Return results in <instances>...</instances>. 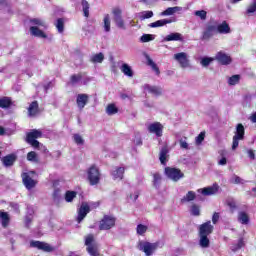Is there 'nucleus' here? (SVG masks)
Returning a JSON list of instances; mask_svg holds the SVG:
<instances>
[{"label": "nucleus", "mask_w": 256, "mask_h": 256, "mask_svg": "<svg viewBox=\"0 0 256 256\" xmlns=\"http://www.w3.org/2000/svg\"><path fill=\"white\" fill-rule=\"evenodd\" d=\"M85 245L86 251L91 256H99V244L95 242V236L93 234H89L85 236Z\"/></svg>", "instance_id": "obj_1"}, {"label": "nucleus", "mask_w": 256, "mask_h": 256, "mask_svg": "<svg viewBox=\"0 0 256 256\" xmlns=\"http://www.w3.org/2000/svg\"><path fill=\"white\" fill-rule=\"evenodd\" d=\"M243 139H245V126L243 124H237L233 136L232 151H235L239 147V141H243Z\"/></svg>", "instance_id": "obj_2"}, {"label": "nucleus", "mask_w": 256, "mask_h": 256, "mask_svg": "<svg viewBox=\"0 0 256 256\" xmlns=\"http://www.w3.org/2000/svg\"><path fill=\"white\" fill-rule=\"evenodd\" d=\"M157 247H159V244L157 243H151L147 241H140L138 243V249L139 251H143L146 256H151L157 251Z\"/></svg>", "instance_id": "obj_3"}, {"label": "nucleus", "mask_w": 256, "mask_h": 256, "mask_svg": "<svg viewBox=\"0 0 256 256\" xmlns=\"http://www.w3.org/2000/svg\"><path fill=\"white\" fill-rule=\"evenodd\" d=\"M113 21L118 29L126 30L125 20H123V10L120 8H114L112 10Z\"/></svg>", "instance_id": "obj_4"}, {"label": "nucleus", "mask_w": 256, "mask_h": 256, "mask_svg": "<svg viewBox=\"0 0 256 256\" xmlns=\"http://www.w3.org/2000/svg\"><path fill=\"white\" fill-rule=\"evenodd\" d=\"M165 174L168 179H171V181H174L175 183L185 177V174H183V172H181V170L178 168L166 167Z\"/></svg>", "instance_id": "obj_5"}, {"label": "nucleus", "mask_w": 256, "mask_h": 256, "mask_svg": "<svg viewBox=\"0 0 256 256\" xmlns=\"http://www.w3.org/2000/svg\"><path fill=\"white\" fill-rule=\"evenodd\" d=\"M40 137H43V132H41L40 130H33L32 132L27 134L26 141L27 143L32 145V147L37 149L41 145V143L37 141V139H40Z\"/></svg>", "instance_id": "obj_6"}, {"label": "nucleus", "mask_w": 256, "mask_h": 256, "mask_svg": "<svg viewBox=\"0 0 256 256\" xmlns=\"http://www.w3.org/2000/svg\"><path fill=\"white\" fill-rule=\"evenodd\" d=\"M88 181L90 185H97L101 181V172L96 166H92L88 169Z\"/></svg>", "instance_id": "obj_7"}, {"label": "nucleus", "mask_w": 256, "mask_h": 256, "mask_svg": "<svg viewBox=\"0 0 256 256\" xmlns=\"http://www.w3.org/2000/svg\"><path fill=\"white\" fill-rule=\"evenodd\" d=\"M115 221H116L115 217L105 215L99 224L100 231H109V229H113V226L115 225Z\"/></svg>", "instance_id": "obj_8"}, {"label": "nucleus", "mask_w": 256, "mask_h": 256, "mask_svg": "<svg viewBox=\"0 0 256 256\" xmlns=\"http://www.w3.org/2000/svg\"><path fill=\"white\" fill-rule=\"evenodd\" d=\"M215 33H217V22L207 24L202 34V41H209V39L213 37Z\"/></svg>", "instance_id": "obj_9"}, {"label": "nucleus", "mask_w": 256, "mask_h": 256, "mask_svg": "<svg viewBox=\"0 0 256 256\" xmlns=\"http://www.w3.org/2000/svg\"><path fill=\"white\" fill-rule=\"evenodd\" d=\"M174 59L179 63L182 69H187L188 67L191 66L189 63V55H187V53L185 52L174 54Z\"/></svg>", "instance_id": "obj_10"}, {"label": "nucleus", "mask_w": 256, "mask_h": 256, "mask_svg": "<svg viewBox=\"0 0 256 256\" xmlns=\"http://www.w3.org/2000/svg\"><path fill=\"white\" fill-rule=\"evenodd\" d=\"M30 247L33 249H39V251H44L45 253H51V251H53V247H51V245L37 240L30 241Z\"/></svg>", "instance_id": "obj_11"}, {"label": "nucleus", "mask_w": 256, "mask_h": 256, "mask_svg": "<svg viewBox=\"0 0 256 256\" xmlns=\"http://www.w3.org/2000/svg\"><path fill=\"white\" fill-rule=\"evenodd\" d=\"M147 130L156 135V137H163V124H161V122L149 124Z\"/></svg>", "instance_id": "obj_12"}, {"label": "nucleus", "mask_w": 256, "mask_h": 256, "mask_svg": "<svg viewBox=\"0 0 256 256\" xmlns=\"http://www.w3.org/2000/svg\"><path fill=\"white\" fill-rule=\"evenodd\" d=\"M91 211V208L89 207V204L87 202H82L80 208L78 209V216L77 221L78 223H81L85 217H87V214Z\"/></svg>", "instance_id": "obj_13"}, {"label": "nucleus", "mask_w": 256, "mask_h": 256, "mask_svg": "<svg viewBox=\"0 0 256 256\" xmlns=\"http://www.w3.org/2000/svg\"><path fill=\"white\" fill-rule=\"evenodd\" d=\"M22 181H23L26 189H28V191H31V189H33L35 187V185H37V181H35L33 178H31L29 173L22 174Z\"/></svg>", "instance_id": "obj_14"}, {"label": "nucleus", "mask_w": 256, "mask_h": 256, "mask_svg": "<svg viewBox=\"0 0 256 256\" xmlns=\"http://www.w3.org/2000/svg\"><path fill=\"white\" fill-rule=\"evenodd\" d=\"M171 23H175V18H164L150 23L148 27H151V29H156L157 27H165V25H169Z\"/></svg>", "instance_id": "obj_15"}, {"label": "nucleus", "mask_w": 256, "mask_h": 256, "mask_svg": "<svg viewBox=\"0 0 256 256\" xmlns=\"http://www.w3.org/2000/svg\"><path fill=\"white\" fill-rule=\"evenodd\" d=\"M213 229L214 227L211 225V221L203 223L199 226V235L209 236L211 233H213Z\"/></svg>", "instance_id": "obj_16"}, {"label": "nucleus", "mask_w": 256, "mask_h": 256, "mask_svg": "<svg viewBox=\"0 0 256 256\" xmlns=\"http://www.w3.org/2000/svg\"><path fill=\"white\" fill-rule=\"evenodd\" d=\"M219 191V185L213 184L212 186L198 189V193H201L202 195L209 196V195H215Z\"/></svg>", "instance_id": "obj_17"}, {"label": "nucleus", "mask_w": 256, "mask_h": 256, "mask_svg": "<svg viewBox=\"0 0 256 256\" xmlns=\"http://www.w3.org/2000/svg\"><path fill=\"white\" fill-rule=\"evenodd\" d=\"M77 106L80 110L85 109V105L89 103V95L87 94H78L76 98Z\"/></svg>", "instance_id": "obj_18"}, {"label": "nucleus", "mask_w": 256, "mask_h": 256, "mask_svg": "<svg viewBox=\"0 0 256 256\" xmlns=\"http://www.w3.org/2000/svg\"><path fill=\"white\" fill-rule=\"evenodd\" d=\"M84 78H85V76L82 73L74 74L70 78V83H71V85H79V83L81 85H87V82L89 80H87V81L84 80L83 81Z\"/></svg>", "instance_id": "obj_19"}, {"label": "nucleus", "mask_w": 256, "mask_h": 256, "mask_svg": "<svg viewBox=\"0 0 256 256\" xmlns=\"http://www.w3.org/2000/svg\"><path fill=\"white\" fill-rule=\"evenodd\" d=\"M216 31L221 35H227L231 33V27H229L227 21H223L221 24H216Z\"/></svg>", "instance_id": "obj_20"}, {"label": "nucleus", "mask_w": 256, "mask_h": 256, "mask_svg": "<svg viewBox=\"0 0 256 256\" xmlns=\"http://www.w3.org/2000/svg\"><path fill=\"white\" fill-rule=\"evenodd\" d=\"M15 161H17V155L15 154H9L2 158L4 167H13V165H15Z\"/></svg>", "instance_id": "obj_21"}, {"label": "nucleus", "mask_w": 256, "mask_h": 256, "mask_svg": "<svg viewBox=\"0 0 256 256\" xmlns=\"http://www.w3.org/2000/svg\"><path fill=\"white\" fill-rule=\"evenodd\" d=\"M181 11H183V7L180 6L168 7L160 15L161 17H169V15H175V13H181Z\"/></svg>", "instance_id": "obj_22"}, {"label": "nucleus", "mask_w": 256, "mask_h": 256, "mask_svg": "<svg viewBox=\"0 0 256 256\" xmlns=\"http://www.w3.org/2000/svg\"><path fill=\"white\" fill-rule=\"evenodd\" d=\"M39 115V103L33 101L28 107V117H37Z\"/></svg>", "instance_id": "obj_23"}, {"label": "nucleus", "mask_w": 256, "mask_h": 256, "mask_svg": "<svg viewBox=\"0 0 256 256\" xmlns=\"http://www.w3.org/2000/svg\"><path fill=\"white\" fill-rule=\"evenodd\" d=\"M125 174L124 167H116L112 172L111 175L114 181H121L123 179V175Z\"/></svg>", "instance_id": "obj_24"}, {"label": "nucleus", "mask_w": 256, "mask_h": 256, "mask_svg": "<svg viewBox=\"0 0 256 256\" xmlns=\"http://www.w3.org/2000/svg\"><path fill=\"white\" fill-rule=\"evenodd\" d=\"M164 41H184L183 34L179 32H172L165 36Z\"/></svg>", "instance_id": "obj_25"}, {"label": "nucleus", "mask_w": 256, "mask_h": 256, "mask_svg": "<svg viewBox=\"0 0 256 256\" xmlns=\"http://www.w3.org/2000/svg\"><path fill=\"white\" fill-rule=\"evenodd\" d=\"M216 59L221 65H229V63H231V57L223 52H218Z\"/></svg>", "instance_id": "obj_26"}, {"label": "nucleus", "mask_w": 256, "mask_h": 256, "mask_svg": "<svg viewBox=\"0 0 256 256\" xmlns=\"http://www.w3.org/2000/svg\"><path fill=\"white\" fill-rule=\"evenodd\" d=\"M30 33L34 37H39L40 39H47V34L43 32V30H40L37 26H31Z\"/></svg>", "instance_id": "obj_27"}, {"label": "nucleus", "mask_w": 256, "mask_h": 256, "mask_svg": "<svg viewBox=\"0 0 256 256\" xmlns=\"http://www.w3.org/2000/svg\"><path fill=\"white\" fill-rule=\"evenodd\" d=\"M120 71L129 78H133V76L135 75V72H133V68H131V66H129V64L124 63L121 65L120 67Z\"/></svg>", "instance_id": "obj_28"}, {"label": "nucleus", "mask_w": 256, "mask_h": 256, "mask_svg": "<svg viewBox=\"0 0 256 256\" xmlns=\"http://www.w3.org/2000/svg\"><path fill=\"white\" fill-rule=\"evenodd\" d=\"M145 91H148V93H151L152 95L159 96L163 92V90L160 87L157 86H151L149 84L144 85Z\"/></svg>", "instance_id": "obj_29"}, {"label": "nucleus", "mask_w": 256, "mask_h": 256, "mask_svg": "<svg viewBox=\"0 0 256 256\" xmlns=\"http://www.w3.org/2000/svg\"><path fill=\"white\" fill-rule=\"evenodd\" d=\"M168 154H169V149H167V146L162 147L159 154V160L162 165H166Z\"/></svg>", "instance_id": "obj_30"}, {"label": "nucleus", "mask_w": 256, "mask_h": 256, "mask_svg": "<svg viewBox=\"0 0 256 256\" xmlns=\"http://www.w3.org/2000/svg\"><path fill=\"white\" fill-rule=\"evenodd\" d=\"M238 221L242 225H249V221H250L249 214H247V212L240 211L238 213Z\"/></svg>", "instance_id": "obj_31"}, {"label": "nucleus", "mask_w": 256, "mask_h": 256, "mask_svg": "<svg viewBox=\"0 0 256 256\" xmlns=\"http://www.w3.org/2000/svg\"><path fill=\"white\" fill-rule=\"evenodd\" d=\"M103 27H104L105 33H109L111 31V16H109V14L104 15Z\"/></svg>", "instance_id": "obj_32"}, {"label": "nucleus", "mask_w": 256, "mask_h": 256, "mask_svg": "<svg viewBox=\"0 0 256 256\" xmlns=\"http://www.w3.org/2000/svg\"><path fill=\"white\" fill-rule=\"evenodd\" d=\"M161 181H163V177L158 173L153 174V187L155 189H159L161 187Z\"/></svg>", "instance_id": "obj_33"}, {"label": "nucleus", "mask_w": 256, "mask_h": 256, "mask_svg": "<svg viewBox=\"0 0 256 256\" xmlns=\"http://www.w3.org/2000/svg\"><path fill=\"white\" fill-rule=\"evenodd\" d=\"M197 194L193 191H188V193L181 199L182 203H189L191 201H195Z\"/></svg>", "instance_id": "obj_34"}, {"label": "nucleus", "mask_w": 256, "mask_h": 256, "mask_svg": "<svg viewBox=\"0 0 256 256\" xmlns=\"http://www.w3.org/2000/svg\"><path fill=\"white\" fill-rule=\"evenodd\" d=\"M154 13L151 10L142 11L138 14L140 21H145V19H151Z\"/></svg>", "instance_id": "obj_35"}, {"label": "nucleus", "mask_w": 256, "mask_h": 256, "mask_svg": "<svg viewBox=\"0 0 256 256\" xmlns=\"http://www.w3.org/2000/svg\"><path fill=\"white\" fill-rule=\"evenodd\" d=\"M105 59V55H103V53H98L95 55H92L90 58L91 63H103Z\"/></svg>", "instance_id": "obj_36"}, {"label": "nucleus", "mask_w": 256, "mask_h": 256, "mask_svg": "<svg viewBox=\"0 0 256 256\" xmlns=\"http://www.w3.org/2000/svg\"><path fill=\"white\" fill-rule=\"evenodd\" d=\"M0 219L2 221V226L7 227L9 225V214L7 212L0 211Z\"/></svg>", "instance_id": "obj_37"}, {"label": "nucleus", "mask_w": 256, "mask_h": 256, "mask_svg": "<svg viewBox=\"0 0 256 256\" xmlns=\"http://www.w3.org/2000/svg\"><path fill=\"white\" fill-rule=\"evenodd\" d=\"M0 107L1 109H9V107H11V100L9 97L0 98Z\"/></svg>", "instance_id": "obj_38"}, {"label": "nucleus", "mask_w": 256, "mask_h": 256, "mask_svg": "<svg viewBox=\"0 0 256 256\" xmlns=\"http://www.w3.org/2000/svg\"><path fill=\"white\" fill-rule=\"evenodd\" d=\"M199 245L200 247H203L204 249H207L209 247V238L205 235H199Z\"/></svg>", "instance_id": "obj_39"}, {"label": "nucleus", "mask_w": 256, "mask_h": 256, "mask_svg": "<svg viewBox=\"0 0 256 256\" xmlns=\"http://www.w3.org/2000/svg\"><path fill=\"white\" fill-rule=\"evenodd\" d=\"M106 113H107V115H115V114L119 113V108H117V106H115V104H109L106 107Z\"/></svg>", "instance_id": "obj_40"}, {"label": "nucleus", "mask_w": 256, "mask_h": 256, "mask_svg": "<svg viewBox=\"0 0 256 256\" xmlns=\"http://www.w3.org/2000/svg\"><path fill=\"white\" fill-rule=\"evenodd\" d=\"M75 197H77V192L67 191L66 194H65V201L67 203H71V201H73L75 199Z\"/></svg>", "instance_id": "obj_41"}, {"label": "nucleus", "mask_w": 256, "mask_h": 256, "mask_svg": "<svg viewBox=\"0 0 256 256\" xmlns=\"http://www.w3.org/2000/svg\"><path fill=\"white\" fill-rule=\"evenodd\" d=\"M57 30H58V33H63L64 29H65V21L63 20V18H59L57 21H56V24H55Z\"/></svg>", "instance_id": "obj_42"}, {"label": "nucleus", "mask_w": 256, "mask_h": 256, "mask_svg": "<svg viewBox=\"0 0 256 256\" xmlns=\"http://www.w3.org/2000/svg\"><path fill=\"white\" fill-rule=\"evenodd\" d=\"M82 5V11L84 13V17H89V2L87 0H82L81 2Z\"/></svg>", "instance_id": "obj_43"}, {"label": "nucleus", "mask_w": 256, "mask_h": 256, "mask_svg": "<svg viewBox=\"0 0 256 256\" xmlns=\"http://www.w3.org/2000/svg\"><path fill=\"white\" fill-rule=\"evenodd\" d=\"M190 213L194 217H199V215H201V208L197 206V204H194L191 206Z\"/></svg>", "instance_id": "obj_44"}, {"label": "nucleus", "mask_w": 256, "mask_h": 256, "mask_svg": "<svg viewBox=\"0 0 256 256\" xmlns=\"http://www.w3.org/2000/svg\"><path fill=\"white\" fill-rule=\"evenodd\" d=\"M256 12V0H252V2L248 5L246 10L247 15H253Z\"/></svg>", "instance_id": "obj_45"}, {"label": "nucleus", "mask_w": 256, "mask_h": 256, "mask_svg": "<svg viewBox=\"0 0 256 256\" xmlns=\"http://www.w3.org/2000/svg\"><path fill=\"white\" fill-rule=\"evenodd\" d=\"M148 227L143 224H138L136 227V233L137 235H145L147 233Z\"/></svg>", "instance_id": "obj_46"}, {"label": "nucleus", "mask_w": 256, "mask_h": 256, "mask_svg": "<svg viewBox=\"0 0 256 256\" xmlns=\"http://www.w3.org/2000/svg\"><path fill=\"white\" fill-rule=\"evenodd\" d=\"M154 40H155V35L153 34H144L140 38V41L142 43H149V41H154Z\"/></svg>", "instance_id": "obj_47"}, {"label": "nucleus", "mask_w": 256, "mask_h": 256, "mask_svg": "<svg viewBox=\"0 0 256 256\" xmlns=\"http://www.w3.org/2000/svg\"><path fill=\"white\" fill-rule=\"evenodd\" d=\"M194 15L196 17H199V19H201V21H205V19H207V11H205V10H197L194 12Z\"/></svg>", "instance_id": "obj_48"}, {"label": "nucleus", "mask_w": 256, "mask_h": 256, "mask_svg": "<svg viewBox=\"0 0 256 256\" xmlns=\"http://www.w3.org/2000/svg\"><path fill=\"white\" fill-rule=\"evenodd\" d=\"M211 63H213V58H211V57L201 58L200 64L202 65V67H209V65H211Z\"/></svg>", "instance_id": "obj_49"}, {"label": "nucleus", "mask_w": 256, "mask_h": 256, "mask_svg": "<svg viewBox=\"0 0 256 256\" xmlns=\"http://www.w3.org/2000/svg\"><path fill=\"white\" fill-rule=\"evenodd\" d=\"M147 62L148 65L153 69V71H155L156 75H159V67H157V64H155V62H153V59L147 57Z\"/></svg>", "instance_id": "obj_50"}, {"label": "nucleus", "mask_w": 256, "mask_h": 256, "mask_svg": "<svg viewBox=\"0 0 256 256\" xmlns=\"http://www.w3.org/2000/svg\"><path fill=\"white\" fill-rule=\"evenodd\" d=\"M240 80H241L240 75H233L232 77H230L228 79V84L229 85H237V83H239Z\"/></svg>", "instance_id": "obj_51"}, {"label": "nucleus", "mask_w": 256, "mask_h": 256, "mask_svg": "<svg viewBox=\"0 0 256 256\" xmlns=\"http://www.w3.org/2000/svg\"><path fill=\"white\" fill-rule=\"evenodd\" d=\"M73 139L76 145H84L85 143V140H83V137H81L79 134H74Z\"/></svg>", "instance_id": "obj_52"}, {"label": "nucleus", "mask_w": 256, "mask_h": 256, "mask_svg": "<svg viewBox=\"0 0 256 256\" xmlns=\"http://www.w3.org/2000/svg\"><path fill=\"white\" fill-rule=\"evenodd\" d=\"M27 159L32 161L33 163H37V153L35 151H31L27 154Z\"/></svg>", "instance_id": "obj_53"}, {"label": "nucleus", "mask_w": 256, "mask_h": 256, "mask_svg": "<svg viewBox=\"0 0 256 256\" xmlns=\"http://www.w3.org/2000/svg\"><path fill=\"white\" fill-rule=\"evenodd\" d=\"M30 23H32V25H38L40 27H45V22L39 18H33L30 20Z\"/></svg>", "instance_id": "obj_54"}, {"label": "nucleus", "mask_w": 256, "mask_h": 256, "mask_svg": "<svg viewBox=\"0 0 256 256\" xmlns=\"http://www.w3.org/2000/svg\"><path fill=\"white\" fill-rule=\"evenodd\" d=\"M196 145H201L203 141H205V132H201L197 137H196Z\"/></svg>", "instance_id": "obj_55"}, {"label": "nucleus", "mask_w": 256, "mask_h": 256, "mask_svg": "<svg viewBox=\"0 0 256 256\" xmlns=\"http://www.w3.org/2000/svg\"><path fill=\"white\" fill-rule=\"evenodd\" d=\"M83 31L85 32V35H93V33H95V28L93 26H88L87 28L84 27Z\"/></svg>", "instance_id": "obj_56"}, {"label": "nucleus", "mask_w": 256, "mask_h": 256, "mask_svg": "<svg viewBox=\"0 0 256 256\" xmlns=\"http://www.w3.org/2000/svg\"><path fill=\"white\" fill-rule=\"evenodd\" d=\"M241 247H243V239H240L236 245H233L231 247V250L232 251H239V249H241Z\"/></svg>", "instance_id": "obj_57"}, {"label": "nucleus", "mask_w": 256, "mask_h": 256, "mask_svg": "<svg viewBox=\"0 0 256 256\" xmlns=\"http://www.w3.org/2000/svg\"><path fill=\"white\" fill-rule=\"evenodd\" d=\"M179 144L181 149L189 150V143L186 140L180 139Z\"/></svg>", "instance_id": "obj_58"}, {"label": "nucleus", "mask_w": 256, "mask_h": 256, "mask_svg": "<svg viewBox=\"0 0 256 256\" xmlns=\"http://www.w3.org/2000/svg\"><path fill=\"white\" fill-rule=\"evenodd\" d=\"M12 211H14V213H19V205L15 202H10L9 203Z\"/></svg>", "instance_id": "obj_59"}, {"label": "nucleus", "mask_w": 256, "mask_h": 256, "mask_svg": "<svg viewBox=\"0 0 256 256\" xmlns=\"http://www.w3.org/2000/svg\"><path fill=\"white\" fill-rule=\"evenodd\" d=\"M231 181H232V183L239 185V183H241L242 180H241V177H239L237 175H233Z\"/></svg>", "instance_id": "obj_60"}, {"label": "nucleus", "mask_w": 256, "mask_h": 256, "mask_svg": "<svg viewBox=\"0 0 256 256\" xmlns=\"http://www.w3.org/2000/svg\"><path fill=\"white\" fill-rule=\"evenodd\" d=\"M227 205L229 206L230 209L237 208V204L235 203V200H227Z\"/></svg>", "instance_id": "obj_61"}, {"label": "nucleus", "mask_w": 256, "mask_h": 256, "mask_svg": "<svg viewBox=\"0 0 256 256\" xmlns=\"http://www.w3.org/2000/svg\"><path fill=\"white\" fill-rule=\"evenodd\" d=\"M32 221H33V217L26 216L25 217V227H30Z\"/></svg>", "instance_id": "obj_62"}, {"label": "nucleus", "mask_w": 256, "mask_h": 256, "mask_svg": "<svg viewBox=\"0 0 256 256\" xmlns=\"http://www.w3.org/2000/svg\"><path fill=\"white\" fill-rule=\"evenodd\" d=\"M53 197H54V199H59V197H61V189L56 188L54 190Z\"/></svg>", "instance_id": "obj_63"}, {"label": "nucleus", "mask_w": 256, "mask_h": 256, "mask_svg": "<svg viewBox=\"0 0 256 256\" xmlns=\"http://www.w3.org/2000/svg\"><path fill=\"white\" fill-rule=\"evenodd\" d=\"M217 221H219V213H214L212 216V223L215 225L217 224Z\"/></svg>", "instance_id": "obj_64"}]
</instances>
